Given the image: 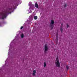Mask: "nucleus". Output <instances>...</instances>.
<instances>
[{
  "label": "nucleus",
  "mask_w": 77,
  "mask_h": 77,
  "mask_svg": "<svg viewBox=\"0 0 77 77\" xmlns=\"http://www.w3.org/2000/svg\"><path fill=\"white\" fill-rule=\"evenodd\" d=\"M12 10V8H9L8 9V11H6L2 13H0V18L3 20L7 17V14H9L10 12H11Z\"/></svg>",
  "instance_id": "1"
},
{
  "label": "nucleus",
  "mask_w": 77,
  "mask_h": 77,
  "mask_svg": "<svg viewBox=\"0 0 77 77\" xmlns=\"http://www.w3.org/2000/svg\"><path fill=\"white\" fill-rule=\"evenodd\" d=\"M55 65L57 67H60V62H59V60H58L57 61L55 62Z\"/></svg>",
  "instance_id": "2"
},
{
  "label": "nucleus",
  "mask_w": 77,
  "mask_h": 77,
  "mask_svg": "<svg viewBox=\"0 0 77 77\" xmlns=\"http://www.w3.org/2000/svg\"><path fill=\"white\" fill-rule=\"evenodd\" d=\"M54 24V20H51V23H50V26L52 29H53V27H54V26L53 25V24Z\"/></svg>",
  "instance_id": "3"
},
{
  "label": "nucleus",
  "mask_w": 77,
  "mask_h": 77,
  "mask_svg": "<svg viewBox=\"0 0 77 77\" xmlns=\"http://www.w3.org/2000/svg\"><path fill=\"white\" fill-rule=\"evenodd\" d=\"M48 51V47H47V45H45V51L44 53H46L47 51Z\"/></svg>",
  "instance_id": "4"
},
{
  "label": "nucleus",
  "mask_w": 77,
  "mask_h": 77,
  "mask_svg": "<svg viewBox=\"0 0 77 77\" xmlns=\"http://www.w3.org/2000/svg\"><path fill=\"white\" fill-rule=\"evenodd\" d=\"M36 70H34L33 71V73H32V75H33V76H35V75H36V74H36Z\"/></svg>",
  "instance_id": "5"
},
{
  "label": "nucleus",
  "mask_w": 77,
  "mask_h": 77,
  "mask_svg": "<svg viewBox=\"0 0 77 77\" xmlns=\"http://www.w3.org/2000/svg\"><path fill=\"white\" fill-rule=\"evenodd\" d=\"M35 6L36 8H38V3L37 2H36L35 4Z\"/></svg>",
  "instance_id": "6"
},
{
  "label": "nucleus",
  "mask_w": 77,
  "mask_h": 77,
  "mask_svg": "<svg viewBox=\"0 0 77 77\" xmlns=\"http://www.w3.org/2000/svg\"><path fill=\"white\" fill-rule=\"evenodd\" d=\"M60 30L61 33H62V32H63V28L62 27H60Z\"/></svg>",
  "instance_id": "7"
},
{
  "label": "nucleus",
  "mask_w": 77,
  "mask_h": 77,
  "mask_svg": "<svg viewBox=\"0 0 77 77\" xmlns=\"http://www.w3.org/2000/svg\"><path fill=\"white\" fill-rule=\"evenodd\" d=\"M35 20H37L38 18V17L37 16H35L34 17Z\"/></svg>",
  "instance_id": "8"
},
{
  "label": "nucleus",
  "mask_w": 77,
  "mask_h": 77,
  "mask_svg": "<svg viewBox=\"0 0 77 77\" xmlns=\"http://www.w3.org/2000/svg\"><path fill=\"white\" fill-rule=\"evenodd\" d=\"M21 37L22 38H24V34H22L21 35Z\"/></svg>",
  "instance_id": "9"
},
{
  "label": "nucleus",
  "mask_w": 77,
  "mask_h": 77,
  "mask_svg": "<svg viewBox=\"0 0 77 77\" xmlns=\"http://www.w3.org/2000/svg\"><path fill=\"white\" fill-rule=\"evenodd\" d=\"M46 66V63L45 62L44 63V67H45Z\"/></svg>",
  "instance_id": "10"
},
{
  "label": "nucleus",
  "mask_w": 77,
  "mask_h": 77,
  "mask_svg": "<svg viewBox=\"0 0 77 77\" xmlns=\"http://www.w3.org/2000/svg\"><path fill=\"white\" fill-rule=\"evenodd\" d=\"M58 60H59V58L57 57L56 60V61L57 62Z\"/></svg>",
  "instance_id": "11"
},
{
  "label": "nucleus",
  "mask_w": 77,
  "mask_h": 77,
  "mask_svg": "<svg viewBox=\"0 0 77 77\" xmlns=\"http://www.w3.org/2000/svg\"><path fill=\"white\" fill-rule=\"evenodd\" d=\"M66 68L67 69V70L68 69H69V67H68V66L67 65L66 66Z\"/></svg>",
  "instance_id": "12"
},
{
  "label": "nucleus",
  "mask_w": 77,
  "mask_h": 77,
  "mask_svg": "<svg viewBox=\"0 0 77 77\" xmlns=\"http://www.w3.org/2000/svg\"><path fill=\"white\" fill-rule=\"evenodd\" d=\"M63 26V23H62L61 24L60 27H62Z\"/></svg>",
  "instance_id": "13"
},
{
  "label": "nucleus",
  "mask_w": 77,
  "mask_h": 77,
  "mask_svg": "<svg viewBox=\"0 0 77 77\" xmlns=\"http://www.w3.org/2000/svg\"><path fill=\"white\" fill-rule=\"evenodd\" d=\"M67 28L69 27V25H68V24H67Z\"/></svg>",
  "instance_id": "14"
},
{
  "label": "nucleus",
  "mask_w": 77,
  "mask_h": 77,
  "mask_svg": "<svg viewBox=\"0 0 77 77\" xmlns=\"http://www.w3.org/2000/svg\"><path fill=\"white\" fill-rule=\"evenodd\" d=\"M56 42H57V41H58V38H56Z\"/></svg>",
  "instance_id": "15"
},
{
  "label": "nucleus",
  "mask_w": 77,
  "mask_h": 77,
  "mask_svg": "<svg viewBox=\"0 0 77 77\" xmlns=\"http://www.w3.org/2000/svg\"><path fill=\"white\" fill-rule=\"evenodd\" d=\"M66 6H67L66 4L64 5V8H66Z\"/></svg>",
  "instance_id": "16"
},
{
  "label": "nucleus",
  "mask_w": 77,
  "mask_h": 77,
  "mask_svg": "<svg viewBox=\"0 0 77 77\" xmlns=\"http://www.w3.org/2000/svg\"><path fill=\"white\" fill-rule=\"evenodd\" d=\"M56 38H58V35H56Z\"/></svg>",
  "instance_id": "17"
},
{
  "label": "nucleus",
  "mask_w": 77,
  "mask_h": 77,
  "mask_svg": "<svg viewBox=\"0 0 77 77\" xmlns=\"http://www.w3.org/2000/svg\"><path fill=\"white\" fill-rule=\"evenodd\" d=\"M23 26H21V27H20L21 29H23Z\"/></svg>",
  "instance_id": "18"
},
{
  "label": "nucleus",
  "mask_w": 77,
  "mask_h": 77,
  "mask_svg": "<svg viewBox=\"0 0 77 77\" xmlns=\"http://www.w3.org/2000/svg\"><path fill=\"white\" fill-rule=\"evenodd\" d=\"M58 33L57 32L56 33V35H58Z\"/></svg>",
  "instance_id": "19"
}]
</instances>
